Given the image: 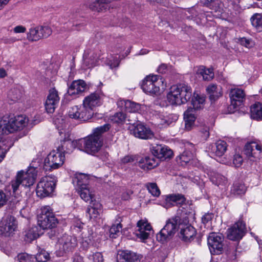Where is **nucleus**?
<instances>
[{"label": "nucleus", "instance_id": "f257e3e1", "mask_svg": "<svg viewBox=\"0 0 262 262\" xmlns=\"http://www.w3.org/2000/svg\"><path fill=\"white\" fill-rule=\"evenodd\" d=\"M81 142L80 139L71 141L65 138L61 141V145L56 150L51 151L45 159L44 168L46 170H52L61 166L64 161V153H69L75 148L81 150Z\"/></svg>", "mask_w": 262, "mask_h": 262}, {"label": "nucleus", "instance_id": "f03ea898", "mask_svg": "<svg viewBox=\"0 0 262 262\" xmlns=\"http://www.w3.org/2000/svg\"><path fill=\"white\" fill-rule=\"evenodd\" d=\"M93 180L92 176L83 173V200L89 205L86 212L90 219H96L102 212V206L95 199L94 191L87 186Z\"/></svg>", "mask_w": 262, "mask_h": 262}, {"label": "nucleus", "instance_id": "7ed1b4c3", "mask_svg": "<svg viewBox=\"0 0 262 262\" xmlns=\"http://www.w3.org/2000/svg\"><path fill=\"white\" fill-rule=\"evenodd\" d=\"M28 119L19 115L13 118L4 116L0 119V135H8L23 129L28 124Z\"/></svg>", "mask_w": 262, "mask_h": 262}, {"label": "nucleus", "instance_id": "20e7f679", "mask_svg": "<svg viewBox=\"0 0 262 262\" xmlns=\"http://www.w3.org/2000/svg\"><path fill=\"white\" fill-rule=\"evenodd\" d=\"M37 176V170L34 167H29L26 171H18L16 179L11 181V187L13 193H15L20 185L29 187L33 185Z\"/></svg>", "mask_w": 262, "mask_h": 262}, {"label": "nucleus", "instance_id": "39448f33", "mask_svg": "<svg viewBox=\"0 0 262 262\" xmlns=\"http://www.w3.org/2000/svg\"><path fill=\"white\" fill-rule=\"evenodd\" d=\"M205 101V97L203 95L194 94L191 101L193 107H189L184 113V119L185 121V127L190 130L196 119L195 111L202 108Z\"/></svg>", "mask_w": 262, "mask_h": 262}, {"label": "nucleus", "instance_id": "423d86ee", "mask_svg": "<svg viewBox=\"0 0 262 262\" xmlns=\"http://www.w3.org/2000/svg\"><path fill=\"white\" fill-rule=\"evenodd\" d=\"M37 220L40 228L42 229L53 228L57 223V220L49 206L41 208V212L38 215Z\"/></svg>", "mask_w": 262, "mask_h": 262}, {"label": "nucleus", "instance_id": "0eeeda50", "mask_svg": "<svg viewBox=\"0 0 262 262\" xmlns=\"http://www.w3.org/2000/svg\"><path fill=\"white\" fill-rule=\"evenodd\" d=\"M160 86L164 89L163 81L159 76L156 75L147 76L143 80L142 89L146 93L157 94L160 92Z\"/></svg>", "mask_w": 262, "mask_h": 262}, {"label": "nucleus", "instance_id": "6e6552de", "mask_svg": "<svg viewBox=\"0 0 262 262\" xmlns=\"http://www.w3.org/2000/svg\"><path fill=\"white\" fill-rule=\"evenodd\" d=\"M55 186V183L51 177L48 176L42 178L36 187L37 196L41 198L49 196L53 191Z\"/></svg>", "mask_w": 262, "mask_h": 262}, {"label": "nucleus", "instance_id": "1a4fd4ad", "mask_svg": "<svg viewBox=\"0 0 262 262\" xmlns=\"http://www.w3.org/2000/svg\"><path fill=\"white\" fill-rule=\"evenodd\" d=\"M137 227L136 235L141 242L145 243L148 240H151L154 230L146 220L139 221L137 223Z\"/></svg>", "mask_w": 262, "mask_h": 262}, {"label": "nucleus", "instance_id": "9d476101", "mask_svg": "<svg viewBox=\"0 0 262 262\" xmlns=\"http://www.w3.org/2000/svg\"><path fill=\"white\" fill-rule=\"evenodd\" d=\"M223 236L215 233H211L208 237V245L212 254H221L223 251Z\"/></svg>", "mask_w": 262, "mask_h": 262}, {"label": "nucleus", "instance_id": "9b49d317", "mask_svg": "<svg viewBox=\"0 0 262 262\" xmlns=\"http://www.w3.org/2000/svg\"><path fill=\"white\" fill-rule=\"evenodd\" d=\"M244 154L251 161L259 159L262 157L261 146L256 142L248 143L245 146Z\"/></svg>", "mask_w": 262, "mask_h": 262}, {"label": "nucleus", "instance_id": "f8f14e48", "mask_svg": "<svg viewBox=\"0 0 262 262\" xmlns=\"http://www.w3.org/2000/svg\"><path fill=\"white\" fill-rule=\"evenodd\" d=\"M102 146V140L99 135H90L85 141L84 150L89 154L98 152Z\"/></svg>", "mask_w": 262, "mask_h": 262}, {"label": "nucleus", "instance_id": "ddd939ff", "mask_svg": "<svg viewBox=\"0 0 262 262\" xmlns=\"http://www.w3.org/2000/svg\"><path fill=\"white\" fill-rule=\"evenodd\" d=\"M246 232V225L242 221H238L227 230V237L232 241L241 239Z\"/></svg>", "mask_w": 262, "mask_h": 262}, {"label": "nucleus", "instance_id": "4468645a", "mask_svg": "<svg viewBox=\"0 0 262 262\" xmlns=\"http://www.w3.org/2000/svg\"><path fill=\"white\" fill-rule=\"evenodd\" d=\"M130 133L135 137L141 139H150L154 136L153 132L149 128L142 124L133 125L130 127Z\"/></svg>", "mask_w": 262, "mask_h": 262}, {"label": "nucleus", "instance_id": "2eb2a0df", "mask_svg": "<svg viewBox=\"0 0 262 262\" xmlns=\"http://www.w3.org/2000/svg\"><path fill=\"white\" fill-rule=\"evenodd\" d=\"M59 99L57 90L54 88L51 89L45 104V108L48 113L52 114L54 112Z\"/></svg>", "mask_w": 262, "mask_h": 262}, {"label": "nucleus", "instance_id": "dca6fc26", "mask_svg": "<svg viewBox=\"0 0 262 262\" xmlns=\"http://www.w3.org/2000/svg\"><path fill=\"white\" fill-rule=\"evenodd\" d=\"M101 104L100 96L98 94L92 93L89 96L85 97L84 100L83 101V105L86 111L88 112V116L87 119L91 118L93 113L92 110L93 107L98 106Z\"/></svg>", "mask_w": 262, "mask_h": 262}, {"label": "nucleus", "instance_id": "f3484780", "mask_svg": "<svg viewBox=\"0 0 262 262\" xmlns=\"http://www.w3.org/2000/svg\"><path fill=\"white\" fill-rule=\"evenodd\" d=\"M17 228V222L14 217L8 216L3 221L1 227L2 233L5 236H10L13 234Z\"/></svg>", "mask_w": 262, "mask_h": 262}, {"label": "nucleus", "instance_id": "a211bd4d", "mask_svg": "<svg viewBox=\"0 0 262 262\" xmlns=\"http://www.w3.org/2000/svg\"><path fill=\"white\" fill-rule=\"evenodd\" d=\"M151 150L153 155L157 159L170 158L173 155V152L169 148L162 145L157 144L152 146Z\"/></svg>", "mask_w": 262, "mask_h": 262}, {"label": "nucleus", "instance_id": "6ab92c4d", "mask_svg": "<svg viewBox=\"0 0 262 262\" xmlns=\"http://www.w3.org/2000/svg\"><path fill=\"white\" fill-rule=\"evenodd\" d=\"M245 97L244 91L238 88L232 89L230 91V98L231 100V106L233 108L241 105Z\"/></svg>", "mask_w": 262, "mask_h": 262}, {"label": "nucleus", "instance_id": "aec40b11", "mask_svg": "<svg viewBox=\"0 0 262 262\" xmlns=\"http://www.w3.org/2000/svg\"><path fill=\"white\" fill-rule=\"evenodd\" d=\"M165 207L168 208L174 205H183L186 199L182 194H171L164 196Z\"/></svg>", "mask_w": 262, "mask_h": 262}, {"label": "nucleus", "instance_id": "412c9836", "mask_svg": "<svg viewBox=\"0 0 262 262\" xmlns=\"http://www.w3.org/2000/svg\"><path fill=\"white\" fill-rule=\"evenodd\" d=\"M167 98L168 101L172 105H181L182 104V101L180 97V92L178 90L176 85L170 88V91L167 94Z\"/></svg>", "mask_w": 262, "mask_h": 262}, {"label": "nucleus", "instance_id": "4be33fe9", "mask_svg": "<svg viewBox=\"0 0 262 262\" xmlns=\"http://www.w3.org/2000/svg\"><path fill=\"white\" fill-rule=\"evenodd\" d=\"M141 256L131 251H123L120 255L118 262H140Z\"/></svg>", "mask_w": 262, "mask_h": 262}, {"label": "nucleus", "instance_id": "5701e85b", "mask_svg": "<svg viewBox=\"0 0 262 262\" xmlns=\"http://www.w3.org/2000/svg\"><path fill=\"white\" fill-rule=\"evenodd\" d=\"M176 86L180 92V97L182 101V104L186 103L192 96L191 88L190 86L183 84L176 85Z\"/></svg>", "mask_w": 262, "mask_h": 262}, {"label": "nucleus", "instance_id": "b1692460", "mask_svg": "<svg viewBox=\"0 0 262 262\" xmlns=\"http://www.w3.org/2000/svg\"><path fill=\"white\" fill-rule=\"evenodd\" d=\"M117 104L120 107H124L126 111L130 113L137 112L141 107L139 103L127 100H120L118 101Z\"/></svg>", "mask_w": 262, "mask_h": 262}, {"label": "nucleus", "instance_id": "393cba45", "mask_svg": "<svg viewBox=\"0 0 262 262\" xmlns=\"http://www.w3.org/2000/svg\"><path fill=\"white\" fill-rule=\"evenodd\" d=\"M59 243L62 246V250L65 252L76 246L75 239L68 235H63L59 239Z\"/></svg>", "mask_w": 262, "mask_h": 262}, {"label": "nucleus", "instance_id": "a878e982", "mask_svg": "<svg viewBox=\"0 0 262 262\" xmlns=\"http://www.w3.org/2000/svg\"><path fill=\"white\" fill-rule=\"evenodd\" d=\"M158 119V123L162 125H169L177 120V116L174 115H166L165 113H160L156 116Z\"/></svg>", "mask_w": 262, "mask_h": 262}, {"label": "nucleus", "instance_id": "bb28decb", "mask_svg": "<svg viewBox=\"0 0 262 262\" xmlns=\"http://www.w3.org/2000/svg\"><path fill=\"white\" fill-rule=\"evenodd\" d=\"M221 87L215 84H210L206 88V91L209 95L211 100L215 101L222 95Z\"/></svg>", "mask_w": 262, "mask_h": 262}, {"label": "nucleus", "instance_id": "cd10ccee", "mask_svg": "<svg viewBox=\"0 0 262 262\" xmlns=\"http://www.w3.org/2000/svg\"><path fill=\"white\" fill-rule=\"evenodd\" d=\"M180 234L182 239L187 242L195 235L196 231L192 226L186 225L185 227L181 229Z\"/></svg>", "mask_w": 262, "mask_h": 262}, {"label": "nucleus", "instance_id": "c85d7f7f", "mask_svg": "<svg viewBox=\"0 0 262 262\" xmlns=\"http://www.w3.org/2000/svg\"><path fill=\"white\" fill-rule=\"evenodd\" d=\"M196 74L198 76H202L203 79L206 81L211 80L214 76L212 69H207L203 66L200 67L198 68L196 71Z\"/></svg>", "mask_w": 262, "mask_h": 262}, {"label": "nucleus", "instance_id": "c756f323", "mask_svg": "<svg viewBox=\"0 0 262 262\" xmlns=\"http://www.w3.org/2000/svg\"><path fill=\"white\" fill-rule=\"evenodd\" d=\"M251 117L255 120H262V103L256 102L251 106Z\"/></svg>", "mask_w": 262, "mask_h": 262}, {"label": "nucleus", "instance_id": "7c9ffc66", "mask_svg": "<svg viewBox=\"0 0 262 262\" xmlns=\"http://www.w3.org/2000/svg\"><path fill=\"white\" fill-rule=\"evenodd\" d=\"M178 220L179 218L178 217L169 219L162 229L167 231V233L171 236L177 230Z\"/></svg>", "mask_w": 262, "mask_h": 262}, {"label": "nucleus", "instance_id": "2f4dec72", "mask_svg": "<svg viewBox=\"0 0 262 262\" xmlns=\"http://www.w3.org/2000/svg\"><path fill=\"white\" fill-rule=\"evenodd\" d=\"M122 220L120 216L116 219L115 224H113L110 229V236L112 238H116L120 234V232L122 228L121 224Z\"/></svg>", "mask_w": 262, "mask_h": 262}, {"label": "nucleus", "instance_id": "473e14b6", "mask_svg": "<svg viewBox=\"0 0 262 262\" xmlns=\"http://www.w3.org/2000/svg\"><path fill=\"white\" fill-rule=\"evenodd\" d=\"M72 183L80 198H82V173L76 172L72 179Z\"/></svg>", "mask_w": 262, "mask_h": 262}, {"label": "nucleus", "instance_id": "72a5a7b5", "mask_svg": "<svg viewBox=\"0 0 262 262\" xmlns=\"http://www.w3.org/2000/svg\"><path fill=\"white\" fill-rule=\"evenodd\" d=\"M82 89V81L77 80L74 81L69 86L68 93L70 96L80 94Z\"/></svg>", "mask_w": 262, "mask_h": 262}, {"label": "nucleus", "instance_id": "f704fd0d", "mask_svg": "<svg viewBox=\"0 0 262 262\" xmlns=\"http://www.w3.org/2000/svg\"><path fill=\"white\" fill-rule=\"evenodd\" d=\"M96 62V56L93 52H84L83 57V65L85 64L88 69H90L95 66Z\"/></svg>", "mask_w": 262, "mask_h": 262}, {"label": "nucleus", "instance_id": "c9c22d12", "mask_svg": "<svg viewBox=\"0 0 262 262\" xmlns=\"http://www.w3.org/2000/svg\"><path fill=\"white\" fill-rule=\"evenodd\" d=\"M40 234L38 227L33 226L25 231V239L28 242H31L38 238Z\"/></svg>", "mask_w": 262, "mask_h": 262}, {"label": "nucleus", "instance_id": "e433bc0d", "mask_svg": "<svg viewBox=\"0 0 262 262\" xmlns=\"http://www.w3.org/2000/svg\"><path fill=\"white\" fill-rule=\"evenodd\" d=\"M144 165L140 163V167L144 169H150L158 165V161L156 157H146L142 162Z\"/></svg>", "mask_w": 262, "mask_h": 262}, {"label": "nucleus", "instance_id": "4c0bfd02", "mask_svg": "<svg viewBox=\"0 0 262 262\" xmlns=\"http://www.w3.org/2000/svg\"><path fill=\"white\" fill-rule=\"evenodd\" d=\"M193 158V155L189 150H185L177 157V162L182 166H185Z\"/></svg>", "mask_w": 262, "mask_h": 262}, {"label": "nucleus", "instance_id": "58836bf2", "mask_svg": "<svg viewBox=\"0 0 262 262\" xmlns=\"http://www.w3.org/2000/svg\"><path fill=\"white\" fill-rule=\"evenodd\" d=\"M227 149V143L224 141H218L215 143V146L212 149L215 155L218 157L222 156Z\"/></svg>", "mask_w": 262, "mask_h": 262}, {"label": "nucleus", "instance_id": "ea45409f", "mask_svg": "<svg viewBox=\"0 0 262 262\" xmlns=\"http://www.w3.org/2000/svg\"><path fill=\"white\" fill-rule=\"evenodd\" d=\"M38 27H32L27 33V38L31 41H35L41 38Z\"/></svg>", "mask_w": 262, "mask_h": 262}, {"label": "nucleus", "instance_id": "a19ab883", "mask_svg": "<svg viewBox=\"0 0 262 262\" xmlns=\"http://www.w3.org/2000/svg\"><path fill=\"white\" fill-rule=\"evenodd\" d=\"M251 21L257 31H262V15L260 13H255L251 17Z\"/></svg>", "mask_w": 262, "mask_h": 262}, {"label": "nucleus", "instance_id": "79ce46f5", "mask_svg": "<svg viewBox=\"0 0 262 262\" xmlns=\"http://www.w3.org/2000/svg\"><path fill=\"white\" fill-rule=\"evenodd\" d=\"M210 180L212 182L216 185H223L226 183V179L225 177L217 172H211Z\"/></svg>", "mask_w": 262, "mask_h": 262}, {"label": "nucleus", "instance_id": "37998d69", "mask_svg": "<svg viewBox=\"0 0 262 262\" xmlns=\"http://www.w3.org/2000/svg\"><path fill=\"white\" fill-rule=\"evenodd\" d=\"M247 190V187L244 184L240 182L234 184L231 189V191L235 195L244 194Z\"/></svg>", "mask_w": 262, "mask_h": 262}, {"label": "nucleus", "instance_id": "c03bdc74", "mask_svg": "<svg viewBox=\"0 0 262 262\" xmlns=\"http://www.w3.org/2000/svg\"><path fill=\"white\" fill-rule=\"evenodd\" d=\"M82 113L81 106H74L70 108L68 115L70 118L79 120L80 122V115Z\"/></svg>", "mask_w": 262, "mask_h": 262}, {"label": "nucleus", "instance_id": "a18cd8bd", "mask_svg": "<svg viewBox=\"0 0 262 262\" xmlns=\"http://www.w3.org/2000/svg\"><path fill=\"white\" fill-rule=\"evenodd\" d=\"M145 187L148 192L154 196L158 197L160 195L161 192L155 183H147L145 184Z\"/></svg>", "mask_w": 262, "mask_h": 262}, {"label": "nucleus", "instance_id": "49530a36", "mask_svg": "<svg viewBox=\"0 0 262 262\" xmlns=\"http://www.w3.org/2000/svg\"><path fill=\"white\" fill-rule=\"evenodd\" d=\"M38 262H46L49 259V253L43 249H41L34 257Z\"/></svg>", "mask_w": 262, "mask_h": 262}, {"label": "nucleus", "instance_id": "de8ad7c7", "mask_svg": "<svg viewBox=\"0 0 262 262\" xmlns=\"http://www.w3.org/2000/svg\"><path fill=\"white\" fill-rule=\"evenodd\" d=\"M125 118V114L122 112H118L111 116L110 119L114 123H122L124 122Z\"/></svg>", "mask_w": 262, "mask_h": 262}, {"label": "nucleus", "instance_id": "09e8293b", "mask_svg": "<svg viewBox=\"0 0 262 262\" xmlns=\"http://www.w3.org/2000/svg\"><path fill=\"white\" fill-rule=\"evenodd\" d=\"M54 123L57 129L59 130V133L61 134V130L66 127V122L62 116H58L54 118Z\"/></svg>", "mask_w": 262, "mask_h": 262}, {"label": "nucleus", "instance_id": "8fccbe9b", "mask_svg": "<svg viewBox=\"0 0 262 262\" xmlns=\"http://www.w3.org/2000/svg\"><path fill=\"white\" fill-rule=\"evenodd\" d=\"M8 95L10 99L15 101L20 98L21 92L17 88H13L9 91Z\"/></svg>", "mask_w": 262, "mask_h": 262}, {"label": "nucleus", "instance_id": "3c124183", "mask_svg": "<svg viewBox=\"0 0 262 262\" xmlns=\"http://www.w3.org/2000/svg\"><path fill=\"white\" fill-rule=\"evenodd\" d=\"M38 29H39L40 35L41 38L42 37H48L52 34V30L51 29L47 26H38Z\"/></svg>", "mask_w": 262, "mask_h": 262}, {"label": "nucleus", "instance_id": "603ef678", "mask_svg": "<svg viewBox=\"0 0 262 262\" xmlns=\"http://www.w3.org/2000/svg\"><path fill=\"white\" fill-rule=\"evenodd\" d=\"M110 128V125L108 124H106L104 125L98 127L94 129L92 135H99L100 139H101L102 134L108 130Z\"/></svg>", "mask_w": 262, "mask_h": 262}, {"label": "nucleus", "instance_id": "864d4df0", "mask_svg": "<svg viewBox=\"0 0 262 262\" xmlns=\"http://www.w3.org/2000/svg\"><path fill=\"white\" fill-rule=\"evenodd\" d=\"M35 258L27 253H21L17 256L18 262H33Z\"/></svg>", "mask_w": 262, "mask_h": 262}, {"label": "nucleus", "instance_id": "5fc2aeb1", "mask_svg": "<svg viewBox=\"0 0 262 262\" xmlns=\"http://www.w3.org/2000/svg\"><path fill=\"white\" fill-rule=\"evenodd\" d=\"M171 236L167 231H165L163 229H161L159 233L157 234V239L158 241L164 243L167 240V239Z\"/></svg>", "mask_w": 262, "mask_h": 262}, {"label": "nucleus", "instance_id": "6e6d98bb", "mask_svg": "<svg viewBox=\"0 0 262 262\" xmlns=\"http://www.w3.org/2000/svg\"><path fill=\"white\" fill-rule=\"evenodd\" d=\"M240 43L242 45L248 48H251L254 45V42L250 39H247L245 37L241 38Z\"/></svg>", "mask_w": 262, "mask_h": 262}, {"label": "nucleus", "instance_id": "4d7b16f0", "mask_svg": "<svg viewBox=\"0 0 262 262\" xmlns=\"http://www.w3.org/2000/svg\"><path fill=\"white\" fill-rule=\"evenodd\" d=\"M243 159L239 154H235L234 156L233 163L236 167H239L243 163Z\"/></svg>", "mask_w": 262, "mask_h": 262}, {"label": "nucleus", "instance_id": "13d9d810", "mask_svg": "<svg viewBox=\"0 0 262 262\" xmlns=\"http://www.w3.org/2000/svg\"><path fill=\"white\" fill-rule=\"evenodd\" d=\"M210 8L214 11V12L215 13L214 15L218 17L221 16L223 9L219 5V2L217 1V4H213V7H210Z\"/></svg>", "mask_w": 262, "mask_h": 262}, {"label": "nucleus", "instance_id": "bf43d9fd", "mask_svg": "<svg viewBox=\"0 0 262 262\" xmlns=\"http://www.w3.org/2000/svg\"><path fill=\"white\" fill-rule=\"evenodd\" d=\"M214 217V214L212 213H205L202 218V223L206 224L210 222Z\"/></svg>", "mask_w": 262, "mask_h": 262}, {"label": "nucleus", "instance_id": "052dcab7", "mask_svg": "<svg viewBox=\"0 0 262 262\" xmlns=\"http://www.w3.org/2000/svg\"><path fill=\"white\" fill-rule=\"evenodd\" d=\"M92 257L93 262H103V256L100 252H96L94 253Z\"/></svg>", "mask_w": 262, "mask_h": 262}, {"label": "nucleus", "instance_id": "680f3d73", "mask_svg": "<svg viewBox=\"0 0 262 262\" xmlns=\"http://www.w3.org/2000/svg\"><path fill=\"white\" fill-rule=\"evenodd\" d=\"M227 254L231 259L235 258L236 255L235 247L234 246L230 247L229 250L227 252Z\"/></svg>", "mask_w": 262, "mask_h": 262}, {"label": "nucleus", "instance_id": "e2e57ef3", "mask_svg": "<svg viewBox=\"0 0 262 262\" xmlns=\"http://www.w3.org/2000/svg\"><path fill=\"white\" fill-rule=\"evenodd\" d=\"M8 200L6 194L0 190V207L4 205Z\"/></svg>", "mask_w": 262, "mask_h": 262}, {"label": "nucleus", "instance_id": "0e129e2a", "mask_svg": "<svg viewBox=\"0 0 262 262\" xmlns=\"http://www.w3.org/2000/svg\"><path fill=\"white\" fill-rule=\"evenodd\" d=\"M13 30L15 33H21L25 32L26 28L23 26L19 25L14 27Z\"/></svg>", "mask_w": 262, "mask_h": 262}, {"label": "nucleus", "instance_id": "69168bd1", "mask_svg": "<svg viewBox=\"0 0 262 262\" xmlns=\"http://www.w3.org/2000/svg\"><path fill=\"white\" fill-rule=\"evenodd\" d=\"M167 70V66L166 64L162 63L160 65L157 69V72L159 73H165Z\"/></svg>", "mask_w": 262, "mask_h": 262}, {"label": "nucleus", "instance_id": "338daca9", "mask_svg": "<svg viewBox=\"0 0 262 262\" xmlns=\"http://www.w3.org/2000/svg\"><path fill=\"white\" fill-rule=\"evenodd\" d=\"M133 161L134 158L131 156H126L121 159L122 162L124 164L132 162Z\"/></svg>", "mask_w": 262, "mask_h": 262}, {"label": "nucleus", "instance_id": "774afa93", "mask_svg": "<svg viewBox=\"0 0 262 262\" xmlns=\"http://www.w3.org/2000/svg\"><path fill=\"white\" fill-rule=\"evenodd\" d=\"M7 149L0 146V162L3 160V159L5 157V155L7 152Z\"/></svg>", "mask_w": 262, "mask_h": 262}]
</instances>
